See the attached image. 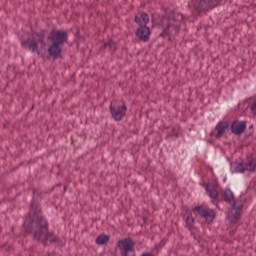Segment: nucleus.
<instances>
[{
	"label": "nucleus",
	"instance_id": "3",
	"mask_svg": "<svg viewBox=\"0 0 256 256\" xmlns=\"http://www.w3.org/2000/svg\"><path fill=\"white\" fill-rule=\"evenodd\" d=\"M181 23H183V16L180 13L172 14L169 18L162 22V33L160 37H169L171 35H177L181 31Z\"/></svg>",
	"mask_w": 256,
	"mask_h": 256
},
{
	"label": "nucleus",
	"instance_id": "16",
	"mask_svg": "<svg viewBox=\"0 0 256 256\" xmlns=\"http://www.w3.org/2000/svg\"><path fill=\"white\" fill-rule=\"evenodd\" d=\"M135 23L139 25V27H147V23H149V15L145 12H141L135 16Z\"/></svg>",
	"mask_w": 256,
	"mask_h": 256
},
{
	"label": "nucleus",
	"instance_id": "1",
	"mask_svg": "<svg viewBox=\"0 0 256 256\" xmlns=\"http://www.w3.org/2000/svg\"><path fill=\"white\" fill-rule=\"evenodd\" d=\"M23 227L26 233L32 234L34 241H42L45 246L49 245V243H59L60 241L59 237L55 236L53 232H49V223L43 217L41 205L35 200H32L30 211L26 216Z\"/></svg>",
	"mask_w": 256,
	"mask_h": 256
},
{
	"label": "nucleus",
	"instance_id": "19",
	"mask_svg": "<svg viewBox=\"0 0 256 256\" xmlns=\"http://www.w3.org/2000/svg\"><path fill=\"white\" fill-rule=\"evenodd\" d=\"M109 239H110L109 235L100 234V235L96 238V244H97V245H107Z\"/></svg>",
	"mask_w": 256,
	"mask_h": 256
},
{
	"label": "nucleus",
	"instance_id": "23",
	"mask_svg": "<svg viewBox=\"0 0 256 256\" xmlns=\"http://www.w3.org/2000/svg\"><path fill=\"white\" fill-rule=\"evenodd\" d=\"M77 35H79V31H77Z\"/></svg>",
	"mask_w": 256,
	"mask_h": 256
},
{
	"label": "nucleus",
	"instance_id": "20",
	"mask_svg": "<svg viewBox=\"0 0 256 256\" xmlns=\"http://www.w3.org/2000/svg\"><path fill=\"white\" fill-rule=\"evenodd\" d=\"M10 249H11V247H9L7 245L2 246V251H9Z\"/></svg>",
	"mask_w": 256,
	"mask_h": 256
},
{
	"label": "nucleus",
	"instance_id": "12",
	"mask_svg": "<svg viewBox=\"0 0 256 256\" xmlns=\"http://www.w3.org/2000/svg\"><path fill=\"white\" fill-rule=\"evenodd\" d=\"M61 53H63V47L60 44L52 42L48 47V55L52 59H61Z\"/></svg>",
	"mask_w": 256,
	"mask_h": 256
},
{
	"label": "nucleus",
	"instance_id": "17",
	"mask_svg": "<svg viewBox=\"0 0 256 256\" xmlns=\"http://www.w3.org/2000/svg\"><path fill=\"white\" fill-rule=\"evenodd\" d=\"M206 191L210 199H213L214 201H217V199H219V192L217 191V186H215V184H207Z\"/></svg>",
	"mask_w": 256,
	"mask_h": 256
},
{
	"label": "nucleus",
	"instance_id": "8",
	"mask_svg": "<svg viewBox=\"0 0 256 256\" xmlns=\"http://www.w3.org/2000/svg\"><path fill=\"white\" fill-rule=\"evenodd\" d=\"M218 3V0H196L194 1L193 9L195 13H205L209 9H213V7H217Z\"/></svg>",
	"mask_w": 256,
	"mask_h": 256
},
{
	"label": "nucleus",
	"instance_id": "21",
	"mask_svg": "<svg viewBox=\"0 0 256 256\" xmlns=\"http://www.w3.org/2000/svg\"><path fill=\"white\" fill-rule=\"evenodd\" d=\"M141 256H155V255H153V253H151V252H145V253L141 254Z\"/></svg>",
	"mask_w": 256,
	"mask_h": 256
},
{
	"label": "nucleus",
	"instance_id": "10",
	"mask_svg": "<svg viewBox=\"0 0 256 256\" xmlns=\"http://www.w3.org/2000/svg\"><path fill=\"white\" fill-rule=\"evenodd\" d=\"M236 173H245V171H251L252 173L256 171V159L249 158L244 164L239 163L235 167Z\"/></svg>",
	"mask_w": 256,
	"mask_h": 256
},
{
	"label": "nucleus",
	"instance_id": "22",
	"mask_svg": "<svg viewBox=\"0 0 256 256\" xmlns=\"http://www.w3.org/2000/svg\"><path fill=\"white\" fill-rule=\"evenodd\" d=\"M66 189H67V186H64V191H66Z\"/></svg>",
	"mask_w": 256,
	"mask_h": 256
},
{
	"label": "nucleus",
	"instance_id": "14",
	"mask_svg": "<svg viewBox=\"0 0 256 256\" xmlns=\"http://www.w3.org/2000/svg\"><path fill=\"white\" fill-rule=\"evenodd\" d=\"M229 129H231L229 122H219L215 127V130L217 131L215 139H221Z\"/></svg>",
	"mask_w": 256,
	"mask_h": 256
},
{
	"label": "nucleus",
	"instance_id": "4",
	"mask_svg": "<svg viewBox=\"0 0 256 256\" xmlns=\"http://www.w3.org/2000/svg\"><path fill=\"white\" fill-rule=\"evenodd\" d=\"M224 201L231 205V208L228 212V219L232 225H235L237 221H239V217H241L243 205H237V201H235V195L229 188H226L224 191Z\"/></svg>",
	"mask_w": 256,
	"mask_h": 256
},
{
	"label": "nucleus",
	"instance_id": "18",
	"mask_svg": "<svg viewBox=\"0 0 256 256\" xmlns=\"http://www.w3.org/2000/svg\"><path fill=\"white\" fill-rule=\"evenodd\" d=\"M101 50L103 49H109L110 53H115V51H117V43H115V41L113 40H109L107 42H105L101 47Z\"/></svg>",
	"mask_w": 256,
	"mask_h": 256
},
{
	"label": "nucleus",
	"instance_id": "5",
	"mask_svg": "<svg viewBox=\"0 0 256 256\" xmlns=\"http://www.w3.org/2000/svg\"><path fill=\"white\" fill-rule=\"evenodd\" d=\"M192 211L195 217H201L207 225H211L217 217V212L214 209L205 208L203 205L194 207Z\"/></svg>",
	"mask_w": 256,
	"mask_h": 256
},
{
	"label": "nucleus",
	"instance_id": "9",
	"mask_svg": "<svg viewBox=\"0 0 256 256\" xmlns=\"http://www.w3.org/2000/svg\"><path fill=\"white\" fill-rule=\"evenodd\" d=\"M52 43H56L57 45H65L67 41H69V35L65 30H52L47 37Z\"/></svg>",
	"mask_w": 256,
	"mask_h": 256
},
{
	"label": "nucleus",
	"instance_id": "11",
	"mask_svg": "<svg viewBox=\"0 0 256 256\" xmlns=\"http://www.w3.org/2000/svg\"><path fill=\"white\" fill-rule=\"evenodd\" d=\"M230 129L233 135H243V133H245L247 130V122L234 120L230 125Z\"/></svg>",
	"mask_w": 256,
	"mask_h": 256
},
{
	"label": "nucleus",
	"instance_id": "6",
	"mask_svg": "<svg viewBox=\"0 0 256 256\" xmlns=\"http://www.w3.org/2000/svg\"><path fill=\"white\" fill-rule=\"evenodd\" d=\"M110 113L114 120L121 121V119H123V117H125L127 114V105L125 104V101L114 100L111 102Z\"/></svg>",
	"mask_w": 256,
	"mask_h": 256
},
{
	"label": "nucleus",
	"instance_id": "13",
	"mask_svg": "<svg viewBox=\"0 0 256 256\" xmlns=\"http://www.w3.org/2000/svg\"><path fill=\"white\" fill-rule=\"evenodd\" d=\"M136 35L140 41L147 42L151 37V29L147 26H140L136 31Z\"/></svg>",
	"mask_w": 256,
	"mask_h": 256
},
{
	"label": "nucleus",
	"instance_id": "15",
	"mask_svg": "<svg viewBox=\"0 0 256 256\" xmlns=\"http://www.w3.org/2000/svg\"><path fill=\"white\" fill-rule=\"evenodd\" d=\"M182 215L183 219L188 227H193V224L195 223V219L193 218V211L189 209L187 206L182 207Z\"/></svg>",
	"mask_w": 256,
	"mask_h": 256
},
{
	"label": "nucleus",
	"instance_id": "7",
	"mask_svg": "<svg viewBox=\"0 0 256 256\" xmlns=\"http://www.w3.org/2000/svg\"><path fill=\"white\" fill-rule=\"evenodd\" d=\"M117 246L120 248L121 256H136L133 239L129 237L121 239L117 242Z\"/></svg>",
	"mask_w": 256,
	"mask_h": 256
},
{
	"label": "nucleus",
	"instance_id": "2",
	"mask_svg": "<svg viewBox=\"0 0 256 256\" xmlns=\"http://www.w3.org/2000/svg\"><path fill=\"white\" fill-rule=\"evenodd\" d=\"M47 35V31L42 30L40 32H32L28 38L21 40V45L24 49H28L31 53L39 54V46L40 49H44L47 45L45 41V37Z\"/></svg>",
	"mask_w": 256,
	"mask_h": 256
}]
</instances>
